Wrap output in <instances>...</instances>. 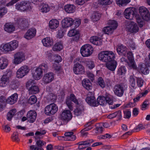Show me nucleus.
Returning a JSON list of instances; mask_svg holds the SVG:
<instances>
[{
    "mask_svg": "<svg viewBox=\"0 0 150 150\" xmlns=\"http://www.w3.org/2000/svg\"><path fill=\"white\" fill-rule=\"evenodd\" d=\"M127 87L122 84L115 85L113 88V91L115 95L119 97H121L123 95L124 91L127 89Z\"/></svg>",
    "mask_w": 150,
    "mask_h": 150,
    "instance_id": "nucleus-10",
    "label": "nucleus"
},
{
    "mask_svg": "<svg viewBox=\"0 0 150 150\" xmlns=\"http://www.w3.org/2000/svg\"><path fill=\"white\" fill-rule=\"evenodd\" d=\"M73 71L76 74H82L85 72L83 67L79 63L75 64L73 67Z\"/></svg>",
    "mask_w": 150,
    "mask_h": 150,
    "instance_id": "nucleus-16",
    "label": "nucleus"
},
{
    "mask_svg": "<svg viewBox=\"0 0 150 150\" xmlns=\"http://www.w3.org/2000/svg\"><path fill=\"white\" fill-rule=\"evenodd\" d=\"M59 25V21L56 19H52L50 20L49 23V27L52 31L55 30L58 27Z\"/></svg>",
    "mask_w": 150,
    "mask_h": 150,
    "instance_id": "nucleus-20",
    "label": "nucleus"
},
{
    "mask_svg": "<svg viewBox=\"0 0 150 150\" xmlns=\"http://www.w3.org/2000/svg\"><path fill=\"white\" fill-rule=\"evenodd\" d=\"M37 100L36 96L35 95H32L29 98L28 100L29 104L32 105L35 103Z\"/></svg>",
    "mask_w": 150,
    "mask_h": 150,
    "instance_id": "nucleus-58",
    "label": "nucleus"
},
{
    "mask_svg": "<svg viewBox=\"0 0 150 150\" xmlns=\"http://www.w3.org/2000/svg\"><path fill=\"white\" fill-rule=\"evenodd\" d=\"M93 49L90 45L86 44L83 45L81 48L80 52L81 56L83 57H88L93 53Z\"/></svg>",
    "mask_w": 150,
    "mask_h": 150,
    "instance_id": "nucleus-3",
    "label": "nucleus"
},
{
    "mask_svg": "<svg viewBox=\"0 0 150 150\" xmlns=\"http://www.w3.org/2000/svg\"><path fill=\"white\" fill-rule=\"evenodd\" d=\"M86 67L90 69H92L95 66L94 61L90 59H88L85 61Z\"/></svg>",
    "mask_w": 150,
    "mask_h": 150,
    "instance_id": "nucleus-44",
    "label": "nucleus"
},
{
    "mask_svg": "<svg viewBox=\"0 0 150 150\" xmlns=\"http://www.w3.org/2000/svg\"><path fill=\"white\" fill-rule=\"evenodd\" d=\"M58 110L57 106L55 104L52 103L45 107L44 112L46 115L51 116L57 112Z\"/></svg>",
    "mask_w": 150,
    "mask_h": 150,
    "instance_id": "nucleus-6",
    "label": "nucleus"
},
{
    "mask_svg": "<svg viewBox=\"0 0 150 150\" xmlns=\"http://www.w3.org/2000/svg\"><path fill=\"white\" fill-rule=\"evenodd\" d=\"M0 50L5 54L11 52L8 43L1 45L0 46Z\"/></svg>",
    "mask_w": 150,
    "mask_h": 150,
    "instance_id": "nucleus-32",
    "label": "nucleus"
},
{
    "mask_svg": "<svg viewBox=\"0 0 150 150\" xmlns=\"http://www.w3.org/2000/svg\"><path fill=\"white\" fill-rule=\"evenodd\" d=\"M139 71L142 74L146 75L148 74L149 72V70L147 65L144 64H141L139 67Z\"/></svg>",
    "mask_w": 150,
    "mask_h": 150,
    "instance_id": "nucleus-34",
    "label": "nucleus"
},
{
    "mask_svg": "<svg viewBox=\"0 0 150 150\" xmlns=\"http://www.w3.org/2000/svg\"><path fill=\"white\" fill-rule=\"evenodd\" d=\"M11 138L12 140L16 142H18L19 141V139L18 137V134L17 132H14L13 133L11 136Z\"/></svg>",
    "mask_w": 150,
    "mask_h": 150,
    "instance_id": "nucleus-63",
    "label": "nucleus"
},
{
    "mask_svg": "<svg viewBox=\"0 0 150 150\" xmlns=\"http://www.w3.org/2000/svg\"><path fill=\"white\" fill-rule=\"evenodd\" d=\"M131 0H116V4L119 6H125L130 2Z\"/></svg>",
    "mask_w": 150,
    "mask_h": 150,
    "instance_id": "nucleus-43",
    "label": "nucleus"
},
{
    "mask_svg": "<svg viewBox=\"0 0 150 150\" xmlns=\"http://www.w3.org/2000/svg\"><path fill=\"white\" fill-rule=\"evenodd\" d=\"M139 13L144 20L148 21L150 18V14L146 8L144 6L140 7L139 9Z\"/></svg>",
    "mask_w": 150,
    "mask_h": 150,
    "instance_id": "nucleus-13",
    "label": "nucleus"
},
{
    "mask_svg": "<svg viewBox=\"0 0 150 150\" xmlns=\"http://www.w3.org/2000/svg\"><path fill=\"white\" fill-rule=\"evenodd\" d=\"M54 74L52 72H49L45 74L42 80V83L46 84L51 83L54 80Z\"/></svg>",
    "mask_w": 150,
    "mask_h": 150,
    "instance_id": "nucleus-11",
    "label": "nucleus"
},
{
    "mask_svg": "<svg viewBox=\"0 0 150 150\" xmlns=\"http://www.w3.org/2000/svg\"><path fill=\"white\" fill-rule=\"evenodd\" d=\"M113 0H98V3L102 6L109 5L113 2Z\"/></svg>",
    "mask_w": 150,
    "mask_h": 150,
    "instance_id": "nucleus-49",
    "label": "nucleus"
},
{
    "mask_svg": "<svg viewBox=\"0 0 150 150\" xmlns=\"http://www.w3.org/2000/svg\"><path fill=\"white\" fill-rule=\"evenodd\" d=\"M126 29L129 32L133 33L138 32L139 28L135 23L131 21L128 23Z\"/></svg>",
    "mask_w": 150,
    "mask_h": 150,
    "instance_id": "nucleus-12",
    "label": "nucleus"
},
{
    "mask_svg": "<svg viewBox=\"0 0 150 150\" xmlns=\"http://www.w3.org/2000/svg\"><path fill=\"white\" fill-rule=\"evenodd\" d=\"M16 23L23 26L27 25L28 23V20L25 18H18L16 20Z\"/></svg>",
    "mask_w": 150,
    "mask_h": 150,
    "instance_id": "nucleus-38",
    "label": "nucleus"
},
{
    "mask_svg": "<svg viewBox=\"0 0 150 150\" xmlns=\"http://www.w3.org/2000/svg\"><path fill=\"white\" fill-rule=\"evenodd\" d=\"M16 112V110L14 109L10 110L7 115V119L9 121L11 120L13 117L15 115Z\"/></svg>",
    "mask_w": 150,
    "mask_h": 150,
    "instance_id": "nucleus-45",
    "label": "nucleus"
},
{
    "mask_svg": "<svg viewBox=\"0 0 150 150\" xmlns=\"http://www.w3.org/2000/svg\"><path fill=\"white\" fill-rule=\"evenodd\" d=\"M100 16V14L98 12H95L92 14L91 18L93 21L95 22L99 20Z\"/></svg>",
    "mask_w": 150,
    "mask_h": 150,
    "instance_id": "nucleus-51",
    "label": "nucleus"
},
{
    "mask_svg": "<svg viewBox=\"0 0 150 150\" xmlns=\"http://www.w3.org/2000/svg\"><path fill=\"white\" fill-rule=\"evenodd\" d=\"M29 67L27 65H23L21 67L17 70L16 73V76L18 78H22L29 72Z\"/></svg>",
    "mask_w": 150,
    "mask_h": 150,
    "instance_id": "nucleus-5",
    "label": "nucleus"
},
{
    "mask_svg": "<svg viewBox=\"0 0 150 150\" xmlns=\"http://www.w3.org/2000/svg\"><path fill=\"white\" fill-rule=\"evenodd\" d=\"M126 72V68L125 67L121 66L118 69V74L119 75H122L125 74Z\"/></svg>",
    "mask_w": 150,
    "mask_h": 150,
    "instance_id": "nucleus-61",
    "label": "nucleus"
},
{
    "mask_svg": "<svg viewBox=\"0 0 150 150\" xmlns=\"http://www.w3.org/2000/svg\"><path fill=\"white\" fill-rule=\"evenodd\" d=\"M112 137V135L108 133H107L103 135L98 136V138L99 139H110Z\"/></svg>",
    "mask_w": 150,
    "mask_h": 150,
    "instance_id": "nucleus-59",
    "label": "nucleus"
},
{
    "mask_svg": "<svg viewBox=\"0 0 150 150\" xmlns=\"http://www.w3.org/2000/svg\"><path fill=\"white\" fill-rule=\"evenodd\" d=\"M53 67L54 69L56 71V72L60 76H63L64 74L63 70L62 69L60 66L55 64H54L53 65Z\"/></svg>",
    "mask_w": 150,
    "mask_h": 150,
    "instance_id": "nucleus-37",
    "label": "nucleus"
},
{
    "mask_svg": "<svg viewBox=\"0 0 150 150\" xmlns=\"http://www.w3.org/2000/svg\"><path fill=\"white\" fill-rule=\"evenodd\" d=\"M82 83L83 86L88 90H91L92 88V83L87 79H83Z\"/></svg>",
    "mask_w": 150,
    "mask_h": 150,
    "instance_id": "nucleus-31",
    "label": "nucleus"
},
{
    "mask_svg": "<svg viewBox=\"0 0 150 150\" xmlns=\"http://www.w3.org/2000/svg\"><path fill=\"white\" fill-rule=\"evenodd\" d=\"M37 116L36 112L33 110H30L27 113V117L30 122L33 123L35 120Z\"/></svg>",
    "mask_w": 150,
    "mask_h": 150,
    "instance_id": "nucleus-22",
    "label": "nucleus"
},
{
    "mask_svg": "<svg viewBox=\"0 0 150 150\" xmlns=\"http://www.w3.org/2000/svg\"><path fill=\"white\" fill-rule=\"evenodd\" d=\"M87 125H86V127L81 131L82 135L83 136H86L88 134V133L85 132V131L89 130L92 128L91 126H88V127H87Z\"/></svg>",
    "mask_w": 150,
    "mask_h": 150,
    "instance_id": "nucleus-57",
    "label": "nucleus"
},
{
    "mask_svg": "<svg viewBox=\"0 0 150 150\" xmlns=\"http://www.w3.org/2000/svg\"><path fill=\"white\" fill-rule=\"evenodd\" d=\"M107 24L108 26L114 30L116 29L118 26V24L117 22L113 20H109Z\"/></svg>",
    "mask_w": 150,
    "mask_h": 150,
    "instance_id": "nucleus-46",
    "label": "nucleus"
},
{
    "mask_svg": "<svg viewBox=\"0 0 150 150\" xmlns=\"http://www.w3.org/2000/svg\"><path fill=\"white\" fill-rule=\"evenodd\" d=\"M26 59V54L25 52L23 51H18L14 54L12 63L14 65H18L21 64Z\"/></svg>",
    "mask_w": 150,
    "mask_h": 150,
    "instance_id": "nucleus-2",
    "label": "nucleus"
},
{
    "mask_svg": "<svg viewBox=\"0 0 150 150\" xmlns=\"http://www.w3.org/2000/svg\"><path fill=\"white\" fill-rule=\"evenodd\" d=\"M76 108L74 111V115L77 116H82L84 113V108L82 105H77Z\"/></svg>",
    "mask_w": 150,
    "mask_h": 150,
    "instance_id": "nucleus-24",
    "label": "nucleus"
},
{
    "mask_svg": "<svg viewBox=\"0 0 150 150\" xmlns=\"http://www.w3.org/2000/svg\"><path fill=\"white\" fill-rule=\"evenodd\" d=\"M64 139L66 141H73L74 140L76 137L75 135H73L72 132H67L64 134Z\"/></svg>",
    "mask_w": 150,
    "mask_h": 150,
    "instance_id": "nucleus-33",
    "label": "nucleus"
},
{
    "mask_svg": "<svg viewBox=\"0 0 150 150\" xmlns=\"http://www.w3.org/2000/svg\"><path fill=\"white\" fill-rule=\"evenodd\" d=\"M135 9L133 8L129 7L126 8L125 11L124 15L127 19H132L135 16Z\"/></svg>",
    "mask_w": 150,
    "mask_h": 150,
    "instance_id": "nucleus-14",
    "label": "nucleus"
},
{
    "mask_svg": "<svg viewBox=\"0 0 150 150\" xmlns=\"http://www.w3.org/2000/svg\"><path fill=\"white\" fill-rule=\"evenodd\" d=\"M5 30L9 33H13L15 30V27L14 24L12 23H9L6 24L4 26Z\"/></svg>",
    "mask_w": 150,
    "mask_h": 150,
    "instance_id": "nucleus-29",
    "label": "nucleus"
},
{
    "mask_svg": "<svg viewBox=\"0 0 150 150\" xmlns=\"http://www.w3.org/2000/svg\"><path fill=\"white\" fill-rule=\"evenodd\" d=\"M63 48L62 42H61L56 43L52 47V50L54 51H60Z\"/></svg>",
    "mask_w": 150,
    "mask_h": 150,
    "instance_id": "nucleus-35",
    "label": "nucleus"
},
{
    "mask_svg": "<svg viewBox=\"0 0 150 150\" xmlns=\"http://www.w3.org/2000/svg\"><path fill=\"white\" fill-rule=\"evenodd\" d=\"M74 20L71 18H65L61 21L62 26L63 28H68L73 25Z\"/></svg>",
    "mask_w": 150,
    "mask_h": 150,
    "instance_id": "nucleus-15",
    "label": "nucleus"
},
{
    "mask_svg": "<svg viewBox=\"0 0 150 150\" xmlns=\"http://www.w3.org/2000/svg\"><path fill=\"white\" fill-rule=\"evenodd\" d=\"M72 101L76 104L79 105V101L76 99L75 96L73 94H71L69 96H67L66 100V103L68 108L70 110H73Z\"/></svg>",
    "mask_w": 150,
    "mask_h": 150,
    "instance_id": "nucleus-7",
    "label": "nucleus"
},
{
    "mask_svg": "<svg viewBox=\"0 0 150 150\" xmlns=\"http://www.w3.org/2000/svg\"><path fill=\"white\" fill-rule=\"evenodd\" d=\"M148 93V91L147 90H146L144 92L139 93L135 98H134V102H135L138 101L140 98L145 96Z\"/></svg>",
    "mask_w": 150,
    "mask_h": 150,
    "instance_id": "nucleus-54",
    "label": "nucleus"
},
{
    "mask_svg": "<svg viewBox=\"0 0 150 150\" xmlns=\"http://www.w3.org/2000/svg\"><path fill=\"white\" fill-rule=\"evenodd\" d=\"M69 109L64 110L60 116L61 119L64 122H68L72 118V115L71 112Z\"/></svg>",
    "mask_w": 150,
    "mask_h": 150,
    "instance_id": "nucleus-9",
    "label": "nucleus"
},
{
    "mask_svg": "<svg viewBox=\"0 0 150 150\" xmlns=\"http://www.w3.org/2000/svg\"><path fill=\"white\" fill-rule=\"evenodd\" d=\"M136 78V77L133 74H132L129 75L128 79L129 87L132 89H135L137 88L135 80Z\"/></svg>",
    "mask_w": 150,
    "mask_h": 150,
    "instance_id": "nucleus-23",
    "label": "nucleus"
},
{
    "mask_svg": "<svg viewBox=\"0 0 150 150\" xmlns=\"http://www.w3.org/2000/svg\"><path fill=\"white\" fill-rule=\"evenodd\" d=\"M127 64L128 68L130 69H136L137 68L134 59L129 60V62H127Z\"/></svg>",
    "mask_w": 150,
    "mask_h": 150,
    "instance_id": "nucleus-47",
    "label": "nucleus"
},
{
    "mask_svg": "<svg viewBox=\"0 0 150 150\" xmlns=\"http://www.w3.org/2000/svg\"><path fill=\"white\" fill-rule=\"evenodd\" d=\"M97 84L102 88H105L106 85L104 80L101 77H99L98 79Z\"/></svg>",
    "mask_w": 150,
    "mask_h": 150,
    "instance_id": "nucleus-52",
    "label": "nucleus"
},
{
    "mask_svg": "<svg viewBox=\"0 0 150 150\" xmlns=\"http://www.w3.org/2000/svg\"><path fill=\"white\" fill-rule=\"evenodd\" d=\"M115 54L111 51H105L100 52L98 55L99 60L103 62H108L115 58Z\"/></svg>",
    "mask_w": 150,
    "mask_h": 150,
    "instance_id": "nucleus-1",
    "label": "nucleus"
},
{
    "mask_svg": "<svg viewBox=\"0 0 150 150\" xmlns=\"http://www.w3.org/2000/svg\"><path fill=\"white\" fill-rule=\"evenodd\" d=\"M15 6L16 8L20 11H30L32 9L30 4L27 1H25L17 3Z\"/></svg>",
    "mask_w": 150,
    "mask_h": 150,
    "instance_id": "nucleus-4",
    "label": "nucleus"
},
{
    "mask_svg": "<svg viewBox=\"0 0 150 150\" xmlns=\"http://www.w3.org/2000/svg\"><path fill=\"white\" fill-rule=\"evenodd\" d=\"M11 74V72L9 70H6L1 77L0 81V86H6L9 81V77Z\"/></svg>",
    "mask_w": 150,
    "mask_h": 150,
    "instance_id": "nucleus-8",
    "label": "nucleus"
},
{
    "mask_svg": "<svg viewBox=\"0 0 150 150\" xmlns=\"http://www.w3.org/2000/svg\"><path fill=\"white\" fill-rule=\"evenodd\" d=\"M66 11L68 13H74L75 10V7L73 5L67 4L64 6Z\"/></svg>",
    "mask_w": 150,
    "mask_h": 150,
    "instance_id": "nucleus-39",
    "label": "nucleus"
},
{
    "mask_svg": "<svg viewBox=\"0 0 150 150\" xmlns=\"http://www.w3.org/2000/svg\"><path fill=\"white\" fill-rule=\"evenodd\" d=\"M42 42L44 46L50 47L53 45L54 41L52 38L47 37L42 40Z\"/></svg>",
    "mask_w": 150,
    "mask_h": 150,
    "instance_id": "nucleus-19",
    "label": "nucleus"
},
{
    "mask_svg": "<svg viewBox=\"0 0 150 150\" xmlns=\"http://www.w3.org/2000/svg\"><path fill=\"white\" fill-rule=\"evenodd\" d=\"M93 141L92 140H88L84 141H82L79 142V144L80 145H83L86 148L90 145V144L92 143Z\"/></svg>",
    "mask_w": 150,
    "mask_h": 150,
    "instance_id": "nucleus-56",
    "label": "nucleus"
},
{
    "mask_svg": "<svg viewBox=\"0 0 150 150\" xmlns=\"http://www.w3.org/2000/svg\"><path fill=\"white\" fill-rule=\"evenodd\" d=\"M8 64V59L6 57H0V69L1 70L6 69Z\"/></svg>",
    "mask_w": 150,
    "mask_h": 150,
    "instance_id": "nucleus-25",
    "label": "nucleus"
},
{
    "mask_svg": "<svg viewBox=\"0 0 150 150\" xmlns=\"http://www.w3.org/2000/svg\"><path fill=\"white\" fill-rule=\"evenodd\" d=\"M18 98L17 94L14 93L7 99V103L11 105L13 104L16 102L18 99Z\"/></svg>",
    "mask_w": 150,
    "mask_h": 150,
    "instance_id": "nucleus-30",
    "label": "nucleus"
},
{
    "mask_svg": "<svg viewBox=\"0 0 150 150\" xmlns=\"http://www.w3.org/2000/svg\"><path fill=\"white\" fill-rule=\"evenodd\" d=\"M40 11L42 13H47L50 10V7L47 4H42L41 6Z\"/></svg>",
    "mask_w": 150,
    "mask_h": 150,
    "instance_id": "nucleus-48",
    "label": "nucleus"
},
{
    "mask_svg": "<svg viewBox=\"0 0 150 150\" xmlns=\"http://www.w3.org/2000/svg\"><path fill=\"white\" fill-rule=\"evenodd\" d=\"M81 20L79 18H77L74 20V22L73 24L74 25V27L76 28L78 27L80 25L81 23Z\"/></svg>",
    "mask_w": 150,
    "mask_h": 150,
    "instance_id": "nucleus-64",
    "label": "nucleus"
},
{
    "mask_svg": "<svg viewBox=\"0 0 150 150\" xmlns=\"http://www.w3.org/2000/svg\"><path fill=\"white\" fill-rule=\"evenodd\" d=\"M36 30L34 28L29 29L25 33L24 37L27 40H30L34 37L36 34Z\"/></svg>",
    "mask_w": 150,
    "mask_h": 150,
    "instance_id": "nucleus-18",
    "label": "nucleus"
},
{
    "mask_svg": "<svg viewBox=\"0 0 150 150\" xmlns=\"http://www.w3.org/2000/svg\"><path fill=\"white\" fill-rule=\"evenodd\" d=\"M2 98V97L0 98V112L4 110L6 106L5 101L3 100Z\"/></svg>",
    "mask_w": 150,
    "mask_h": 150,
    "instance_id": "nucleus-60",
    "label": "nucleus"
},
{
    "mask_svg": "<svg viewBox=\"0 0 150 150\" xmlns=\"http://www.w3.org/2000/svg\"><path fill=\"white\" fill-rule=\"evenodd\" d=\"M114 30V29L108 26L104 27L103 29L104 32L107 34H112Z\"/></svg>",
    "mask_w": 150,
    "mask_h": 150,
    "instance_id": "nucleus-55",
    "label": "nucleus"
},
{
    "mask_svg": "<svg viewBox=\"0 0 150 150\" xmlns=\"http://www.w3.org/2000/svg\"><path fill=\"white\" fill-rule=\"evenodd\" d=\"M42 74L43 71L38 67L34 70L32 73V76L35 80H38L42 77Z\"/></svg>",
    "mask_w": 150,
    "mask_h": 150,
    "instance_id": "nucleus-17",
    "label": "nucleus"
},
{
    "mask_svg": "<svg viewBox=\"0 0 150 150\" xmlns=\"http://www.w3.org/2000/svg\"><path fill=\"white\" fill-rule=\"evenodd\" d=\"M105 98L106 99V103H107L110 105H111L112 104L113 101L112 99L111 96L108 95L105 97Z\"/></svg>",
    "mask_w": 150,
    "mask_h": 150,
    "instance_id": "nucleus-62",
    "label": "nucleus"
},
{
    "mask_svg": "<svg viewBox=\"0 0 150 150\" xmlns=\"http://www.w3.org/2000/svg\"><path fill=\"white\" fill-rule=\"evenodd\" d=\"M105 97L103 96H99L97 98V103H98V106L99 104L103 105L106 103Z\"/></svg>",
    "mask_w": 150,
    "mask_h": 150,
    "instance_id": "nucleus-50",
    "label": "nucleus"
},
{
    "mask_svg": "<svg viewBox=\"0 0 150 150\" xmlns=\"http://www.w3.org/2000/svg\"><path fill=\"white\" fill-rule=\"evenodd\" d=\"M115 59H112L111 61L107 62L106 67L109 70L112 71H114L117 66V62Z\"/></svg>",
    "mask_w": 150,
    "mask_h": 150,
    "instance_id": "nucleus-21",
    "label": "nucleus"
},
{
    "mask_svg": "<svg viewBox=\"0 0 150 150\" xmlns=\"http://www.w3.org/2000/svg\"><path fill=\"white\" fill-rule=\"evenodd\" d=\"M90 41L93 44L97 45H100L102 43V40L96 36L91 37L90 39Z\"/></svg>",
    "mask_w": 150,
    "mask_h": 150,
    "instance_id": "nucleus-28",
    "label": "nucleus"
},
{
    "mask_svg": "<svg viewBox=\"0 0 150 150\" xmlns=\"http://www.w3.org/2000/svg\"><path fill=\"white\" fill-rule=\"evenodd\" d=\"M86 100V102L90 105L94 107L98 106V103L96 101L93 96L88 97Z\"/></svg>",
    "mask_w": 150,
    "mask_h": 150,
    "instance_id": "nucleus-26",
    "label": "nucleus"
},
{
    "mask_svg": "<svg viewBox=\"0 0 150 150\" xmlns=\"http://www.w3.org/2000/svg\"><path fill=\"white\" fill-rule=\"evenodd\" d=\"M117 50L118 53L120 55L125 56L127 52L126 47L122 45L117 46Z\"/></svg>",
    "mask_w": 150,
    "mask_h": 150,
    "instance_id": "nucleus-27",
    "label": "nucleus"
},
{
    "mask_svg": "<svg viewBox=\"0 0 150 150\" xmlns=\"http://www.w3.org/2000/svg\"><path fill=\"white\" fill-rule=\"evenodd\" d=\"M46 133V131L44 129H42L40 131H36L35 134V138L36 139L40 138V136L45 134Z\"/></svg>",
    "mask_w": 150,
    "mask_h": 150,
    "instance_id": "nucleus-53",
    "label": "nucleus"
},
{
    "mask_svg": "<svg viewBox=\"0 0 150 150\" xmlns=\"http://www.w3.org/2000/svg\"><path fill=\"white\" fill-rule=\"evenodd\" d=\"M28 91L30 94H35L39 92V88L37 86H32Z\"/></svg>",
    "mask_w": 150,
    "mask_h": 150,
    "instance_id": "nucleus-40",
    "label": "nucleus"
},
{
    "mask_svg": "<svg viewBox=\"0 0 150 150\" xmlns=\"http://www.w3.org/2000/svg\"><path fill=\"white\" fill-rule=\"evenodd\" d=\"M115 117H117L118 119H120L122 117V114L121 111L119 110L113 113L110 114L107 116L109 119H112Z\"/></svg>",
    "mask_w": 150,
    "mask_h": 150,
    "instance_id": "nucleus-42",
    "label": "nucleus"
},
{
    "mask_svg": "<svg viewBox=\"0 0 150 150\" xmlns=\"http://www.w3.org/2000/svg\"><path fill=\"white\" fill-rule=\"evenodd\" d=\"M80 35L79 31L74 29H70L68 32L67 35L69 37H74L75 36L79 37Z\"/></svg>",
    "mask_w": 150,
    "mask_h": 150,
    "instance_id": "nucleus-41",
    "label": "nucleus"
},
{
    "mask_svg": "<svg viewBox=\"0 0 150 150\" xmlns=\"http://www.w3.org/2000/svg\"><path fill=\"white\" fill-rule=\"evenodd\" d=\"M11 50L12 51L16 50L18 46L19 42L17 40H13L8 42Z\"/></svg>",
    "mask_w": 150,
    "mask_h": 150,
    "instance_id": "nucleus-36",
    "label": "nucleus"
}]
</instances>
